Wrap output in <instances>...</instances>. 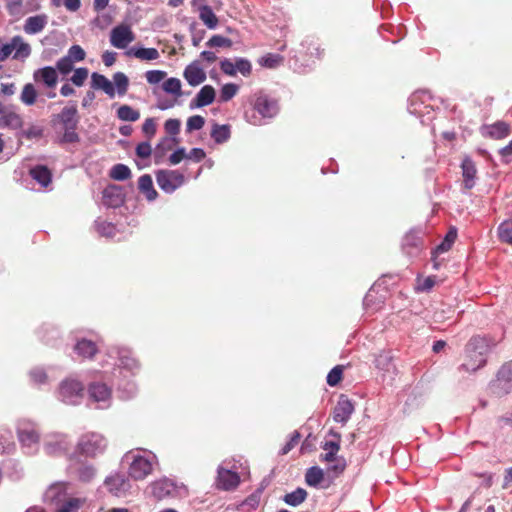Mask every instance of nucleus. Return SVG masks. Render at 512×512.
I'll return each mask as SVG.
<instances>
[{
	"instance_id": "f257e3e1",
	"label": "nucleus",
	"mask_w": 512,
	"mask_h": 512,
	"mask_svg": "<svg viewBox=\"0 0 512 512\" xmlns=\"http://www.w3.org/2000/svg\"><path fill=\"white\" fill-rule=\"evenodd\" d=\"M50 123L56 131L62 132L58 141L60 144L80 141V136L77 133L79 115L75 105L66 106L59 113L53 114Z\"/></svg>"
},
{
	"instance_id": "f03ea898",
	"label": "nucleus",
	"mask_w": 512,
	"mask_h": 512,
	"mask_svg": "<svg viewBox=\"0 0 512 512\" xmlns=\"http://www.w3.org/2000/svg\"><path fill=\"white\" fill-rule=\"evenodd\" d=\"M467 359L459 367L460 371L475 372L486 365V345L481 337H472L466 346Z\"/></svg>"
},
{
	"instance_id": "7ed1b4c3",
	"label": "nucleus",
	"mask_w": 512,
	"mask_h": 512,
	"mask_svg": "<svg viewBox=\"0 0 512 512\" xmlns=\"http://www.w3.org/2000/svg\"><path fill=\"white\" fill-rule=\"evenodd\" d=\"M253 108L261 117H258L255 113L251 116L246 113L245 117L250 124L255 126L262 124V118H272L278 113L277 102L263 94L256 95Z\"/></svg>"
},
{
	"instance_id": "20e7f679",
	"label": "nucleus",
	"mask_w": 512,
	"mask_h": 512,
	"mask_svg": "<svg viewBox=\"0 0 512 512\" xmlns=\"http://www.w3.org/2000/svg\"><path fill=\"white\" fill-rule=\"evenodd\" d=\"M158 186L166 193H172L184 183V175L176 170H160L156 173Z\"/></svg>"
},
{
	"instance_id": "39448f33",
	"label": "nucleus",
	"mask_w": 512,
	"mask_h": 512,
	"mask_svg": "<svg viewBox=\"0 0 512 512\" xmlns=\"http://www.w3.org/2000/svg\"><path fill=\"white\" fill-rule=\"evenodd\" d=\"M5 8L10 16L22 17L26 13H32L41 9L42 0H4Z\"/></svg>"
},
{
	"instance_id": "423d86ee",
	"label": "nucleus",
	"mask_w": 512,
	"mask_h": 512,
	"mask_svg": "<svg viewBox=\"0 0 512 512\" xmlns=\"http://www.w3.org/2000/svg\"><path fill=\"white\" fill-rule=\"evenodd\" d=\"M84 386L76 379H65L59 387L62 400L68 404H75L83 396Z\"/></svg>"
},
{
	"instance_id": "0eeeda50",
	"label": "nucleus",
	"mask_w": 512,
	"mask_h": 512,
	"mask_svg": "<svg viewBox=\"0 0 512 512\" xmlns=\"http://www.w3.org/2000/svg\"><path fill=\"white\" fill-rule=\"evenodd\" d=\"M17 435L20 443L25 447L38 444L40 439L36 425L29 420H20L18 422Z\"/></svg>"
},
{
	"instance_id": "6e6552de",
	"label": "nucleus",
	"mask_w": 512,
	"mask_h": 512,
	"mask_svg": "<svg viewBox=\"0 0 512 512\" xmlns=\"http://www.w3.org/2000/svg\"><path fill=\"white\" fill-rule=\"evenodd\" d=\"M191 6L194 11L198 12L199 19L209 29H215L218 26V17L212 8L206 4V0H192Z\"/></svg>"
},
{
	"instance_id": "1a4fd4ad",
	"label": "nucleus",
	"mask_w": 512,
	"mask_h": 512,
	"mask_svg": "<svg viewBox=\"0 0 512 512\" xmlns=\"http://www.w3.org/2000/svg\"><path fill=\"white\" fill-rule=\"evenodd\" d=\"M153 471L152 462L141 455H136L129 466V475L134 480H143Z\"/></svg>"
},
{
	"instance_id": "9d476101",
	"label": "nucleus",
	"mask_w": 512,
	"mask_h": 512,
	"mask_svg": "<svg viewBox=\"0 0 512 512\" xmlns=\"http://www.w3.org/2000/svg\"><path fill=\"white\" fill-rule=\"evenodd\" d=\"M134 39L135 35L128 25H118L110 33V42L118 49L126 48Z\"/></svg>"
},
{
	"instance_id": "9b49d317",
	"label": "nucleus",
	"mask_w": 512,
	"mask_h": 512,
	"mask_svg": "<svg viewBox=\"0 0 512 512\" xmlns=\"http://www.w3.org/2000/svg\"><path fill=\"white\" fill-rule=\"evenodd\" d=\"M103 441L102 436L98 434H86L81 437L78 443V449L81 454L94 456L96 452L102 448Z\"/></svg>"
},
{
	"instance_id": "f8f14e48",
	"label": "nucleus",
	"mask_w": 512,
	"mask_h": 512,
	"mask_svg": "<svg viewBox=\"0 0 512 512\" xmlns=\"http://www.w3.org/2000/svg\"><path fill=\"white\" fill-rule=\"evenodd\" d=\"M354 411V405L347 396L341 395L333 410V419L335 422L345 424Z\"/></svg>"
},
{
	"instance_id": "ddd939ff",
	"label": "nucleus",
	"mask_w": 512,
	"mask_h": 512,
	"mask_svg": "<svg viewBox=\"0 0 512 512\" xmlns=\"http://www.w3.org/2000/svg\"><path fill=\"white\" fill-rule=\"evenodd\" d=\"M105 484L108 490L117 497L125 496L131 487L129 480L120 474L108 477Z\"/></svg>"
},
{
	"instance_id": "4468645a",
	"label": "nucleus",
	"mask_w": 512,
	"mask_h": 512,
	"mask_svg": "<svg viewBox=\"0 0 512 512\" xmlns=\"http://www.w3.org/2000/svg\"><path fill=\"white\" fill-rule=\"evenodd\" d=\"M151 493L157 500L171 497L176 492L175 484L169 479H161L150 485Z\"/></svg>"
},
{
	"instance_id": "2eb2a0df",
	"label": "nucleus",
	"mask_w": 512,
	"mask_h": 512,
	"mask_svg": "<svg viewBox=\"0 0 512 512\" xmlns=\"http://www.w3.org/2000/svg\"><path fill=\"white\" fill-rule=\"evenodd\" d=\"M33 79L36 83H43L48 88H55L58 83V74L55 68L46 66L34 71Z\"/></svg>"
},
{
	"instance_id": "dca6fc26",
	"label": "nucleus",
	"mask_w": 512,
	"mask_h": 512,
	"mask_svg": "<svg viewBox=\"0 0 512 512\" xmlns=\"http://www.w3.org/2000/svg\"><path fill=\"white\" fill-rule=\"evenodd\" d=\"M49 17L47 14H37L28 17L23 25V30L28 35L41 33L48 24Z\"/></svg>"
},
{
	"instance_id": "f3484780",
	"label": "nucleus",
	"mask_w": 512,
	"mask_h": 512,
	"mask_svg": "<svg viewBox=\"0 0 512 512\" xmlns=\"http://www.w3.org/2000/svg\"><path fill=\"white\" fill-rule=\"evenodd\" d=\"M329 435H331L334 440L326 441L322 445V449L325 450L326 453L320 455V459L325 462H332L337 459L336 454L340 450L341 434L330 430Z\"/></svg>"
},
{
	"instance_id": "a211bd4d",
	"label": "nucleus",
	"mask_w": 512,
	"mask_h": 512,
	"mask_svg": "<svg viewBox=\"0 0 512 512\" xmlns=\"http://www.w3.org/2000/svg\"><path fill=\"white\" fill-rule=\"evenodd\" d=\"M240 483V477L236 472L220 468L218 470L217 486L222 490H233Z\"/></svg>"
},
{
	"instance_id": "6ab92c4d",
	"label": "nucleus",
	"mask_w": 512,
	"mask_h": 512,
	"mask_svg": "<svg viewBox=\"0 0 512 512\" xmlns=\"http://www.w3.org/2000/svg\"><path fill=\"white\" fill-rule=\"evenodd\" d=\"M183 76L191 86H198L206 80V73L198 61L189 64L185 68Z\"/></svg>"
},
{
	"instance_id": "aec40b11",
	"label": "nucleus",
	"mask_w": 512,
	"mask_h": 512,
	"mask_svg": "<svg viewBox=\"0 0 512 512\" xmlns=\"http://www.w3.org/2000/svg\"><path fill=\"white\" fill-rule=\"evenodd\" d=\"M74 351L77 353V355L85 360H92L96 356V354L99 352L98 346L95 342L92 340H88L85 338L77 340Z\"/></svg>"
},
{
	"instance_id": "412c9836",
	"label": "nucleus",
	"mask_w": 512,
	"mask_h": 512,
	"mask_svg": "<svg viewBox=\"0 0 512 512\" xmlns=\"http://www.w3.org/2000/svg\"><path fill=\"white\" fill-rule=\"evenodd\" d=\"M215 89L211 85L203 86L191 102V107H204L215 100Z\"/></svg>"
},
{
	"instance_id": "4be33fe9",
	"label": "nucleus",
	"mask_w": 512,
	"mask_h": 512,
	"mask_svg": "<svg viewBox=\"0 0 512 512\" xmlns=\"http://www.w3.org/2000/svg\"><path fill=\"white\" fill-rule=\"evenodd\" d=\"M299 53L307 58H321L324 49L320 47V44L318 40L314 38H307L301 43V49L299 50Z\"/></svg>"
},
{
	"instance_id": "5701e85b",
	"label": "nucleus",
	"mask_w": 512,
	"mask_h": 512,
	"mask_svg": "<svg viewBox=\"0 0 512 512\" xmlns=\"http://www.w3.org/2000/svg\"><path fill=\"white\" fill-rule=\"evenodd\" d=\"M461 168H462L464 189L470 190L475 185V178H476V173H477L475 164L471 159L465 158L462 161Z\"/></svg>"
},
{
	"instance_id": "b1692460",
	"label": "nucleus",
	"mask_w": 512,
	"mask_h": 512,
	"mask_svg": "<svg viewBox=\"0 0 512 512\" xmlns=\"http://www.w3.org/2000/svg\"><path fill=\"white\" fill-rule=\"evenodd\" d=\"M485 129L487 130V135L490 138L497 140L504 139L511 133L509 124L504 121H497L492 125L486 126Z\"/></svg>"
},
{
	"instance_id": "393cba45",
	"label": "nucleus",
	"mask_w": 512,
	"mask_h": 512,
	"mask_svg": "<svg viewBox=\"0 0 512 512\" xmlns=\"http://www.w3.org/2000/svg\"><path fill=\"white\" fill-rule=\"evenodd\" d=\"M92 87L103 90L110 98L115 96V89L111 81L102 74L94 72L91 76Z\"/></svg>"
},
{
	"instance_id": "a878e982",
	"label": "nucleus",
	"mask_w": 512,
	"mask_h": 512,
	"mask_svg": "<svg viewBox=\"0 0 512 512\" xmlns=\"http://www.w3.org/2000/svg\"><path fill=\"white\" fill-rule=\"evenodd\" d=\"M456 238H457V231H456V229L452 228L447 232L444 240L435 248V250L433 252V257H432V259L434 261L435 269H438V267H439V264L435 261V255L449 251L451 249L453 243L455 242Z\"/></svg>"
},
{
	"instance_id": "bb28decb",
	"label": "nucleus",
	"mask_w": 512,
	"mask_h": 512,
	"mask_svg": "<svg viewBox=\"0 0 512 512\" xmlns=\"http://www.w3.org/2000/svg\"><path fill=\"white\" fill-rule=\"evenodd\" d=\"M89 396L96 402L106 401L111 396V390L104 383H92L89 386Z\"/></svg>"
},
{
	"instance_id": "cd10ccee",
	"label": "nucleus",
	"mask_w": 512,
	"mask_h": 512,
	"mask_svg": "<svg viewBox=\"0 0 512 512\" xmlns=\"http://www.w3.org/2000/svg\"><path fill=\"white\" fill-rule=\"evenodd\" d=\"M30 175L43 187H47L52 181L51 171L44 165H37L32 168Z\"/></svg>"
},
{
	"instance_id": "c85d7f7f",
	"label": "nucleus",
	"mask_w": 512,
	"mask_h": 512,
	"mask_svg": "<svg viewBox=\"0 0 512 512\" xmlns=\"http://www.w3.org/2000/svg\"><path fill=\"white\" fill-rule=\"evenodd\" d=\"M138 188L141 193L145 194L148 201L156 199L158 193L153 187V181L150 175L145 174L140 176L138 180Z\"/></svg>"
},
{
	"instance_id": "c756f323",
	"label": "nucleus",
	"mask_w": 512,
	"mask_h": 512,
	"mask_svg": "<svg viewBox=\"0 0 512 512\" xmlns=\"http://www.w3.org/2000/svg\"><path fill=\"white\" fill-rule=\"evenodd\" d=\"M119 367L128 370L132 374L139 370V362L135 359L130 351L122 350L119 353Z\"/></svg>"
},
{
	"instance_id": "7c9ffc66",
	"label": "nucleus",
	"mask_w": 512,
	"mask_h": 512,
	"mask_svg": "<svg viewBox=\"0 0 512 512\" xmlns=\"http://www.w3.org/2000/svg\"><path fill=\"white\" fill-rule=\"evenodd\" d=\"M127 55L144 61H152L159 58V52L156 48H131L127 51Z\"/></svg>"
},
{
	"instance_id": "2f4dec72",
	"label": "nucleus",
	"mask_w": 512,
	"mask_h": 512,
	"mask_svg": "<svg viewBox=\"0 0 512 512\" xmlns=\"http://www.w3.org/2000/svg\"><path fill=\"white\" fill-rule=\"evenodd\" d=\"M307 496H308V493L305 489L297 488L296 490H294L290 493H287L284 496L283 501L287 505L296 507V506L300 505L301 503H303L306 500Z\"/></svg>"
},
{
	"instance_id": "473e14b6",
	"label": "nucleus",
	"mask_w": 512,
	"mask_h": 512,
	"mask_svg": "<svg viewBox=\"0 0 512 512\" xmlns=\"http://www.w3.org/2000/svg\"><path fill=\"white\" fill-rule=\"evenodd\" d=\"M230 126L214 124L211 130V137L218 144L226 142L230 138Z\"/></svg>"
},
{
	"instance_id": "72a5a7b5",
	"label": "nucleus",
	"mask_w": 512,
	"mask_h": 512,
	"mask_svg": "<svg viewBox=\"0 0 512 512\" xmlns=\"http://www.w3.org/2000/svg\"><path fill=\"white\" fill-rule=\"evenodd\" d=\"M422 244V239L416 232H409L403 238V248L407 253L412 254L414 250H418Z\"/></svg>"
},
{
	"instance_id": "f704fd0d",
	"label": "nucleus",
	"mask_w": 512,
	"mask_h": 512,
	"mask_svg": "<svg viewBox=\"0 0 512 512\" xmlns=\"http://www.w3.org/2000/svg\"><path fill=\"white\" fill-rule=\"evenodd\" d=\"M117 117L122 121L135 122L140 118V112L130 105H121L117 110Z\"/></svg>"
},
{
	"instance_id": "c9c22d12",
	"label": "nucleus",
	"mask_w": 512,
	"mask_h": 512,
	"mask_svg": "<svg viewBox=\"0 0 512 512\" xmlns=\"http://www.w3.org/2000/svg\"><path fill=\"white\" fill-rule=\"evenodd\" d=\"M22 119L21 117L16 114L15 112H7L5 113L3 111V114L0 117V127H8L12 129H17L21 126Z\"/></svg>"
},
{
	"instance_id": "e433bc0d",
	"label": "nucleus",
	"mask_w": 512,
	"mask_h": 512,
	"mask_svg": "<svg viewBox=\"0 0 512 512\" xmlns=\"http://www.w3.org/2000/svg\"><path fill=\"white\" fill-rule=\"evenodd\" d=\"M103 197L109 206H118L122 203L121 189L117 186H110L103 191Z\"/></svg>"
},
{
	"instance_id": "4c0bfd02",
	"label": "nucleus",
	"mask_w": 512,
	"mask_h": 512,
	"mask_svg": "<svg viewBox=\"0 0 512 512\" xmlns=\"http://www.w3.org/2000/svg\"><path fill=\"white\" fill-rule=\"evenodd\" d=\"M324 478L323 470L317 466H313L306 471L305 482L308 486H318Z\"/></svg>"
},
{
	"instance_id": "58836bf2",
	"label": "nucleus",
	"mask_w": 512,
	"mask_h": 512,
	"mask_svg": "<svg viewBox=\"0 0 512 512\" xmlns=\"http://www.w3.org/2000/svg\"><path fill=\"white\" fill-rule=\"evenodd\" d=\"M110 177L117 181H124L131 177V170L124 164H116L110 171Z\"/></svg>"
},
{
	"instance_id": "ea45409f",
	"label": "nucleus",
	"mask_w": 512,
	"mask_h": 512,
	"mask_svg": "<svg viewBox=\"0 0 512 512\" xmlns=\"http://www.w3.org/2000/svg\"><path fill=\"white\" fill-rule=\"evenodd\" d=\"M11 45H14V49H16L14 58H17L18 56L28 57L31 53L30 45L24 42L21 36L13 37Z\"/></svg>"
},
{
	"instance_id": "a19ab883",
	"label": "nucleus",
	"mask_w": 512,
	"mask_h": 512,
	"mask_svg": "<svg viewBox=\"0 0 512 512\" xmlns=\"http://www.w3.org/2000/svg\"><path fill=\"white\" fill-rule=\"evenodd\" d=\"M498 236L502 242L512 245V220H506L499 225Z\"/></svg>"
},
{
	"instance_id": "79ce46f5",
	"label": "nucleus",
	"mask_w": 512,
	"mask_h": 512,
	"mask_svg": "<svg viewBox=\"0 0 512 512\" xmlns=\"http://www.w3.org/2000/svg\"><path fill=\"white\" fill-rule=\"evenodd\" d=\"M181 87V81L174 77L168 78L162 85V88L166 93L173 94L176 97H180L182 95Z\"/></svg>"
},
{
	"instance_id": "37998d69",
	"label": "nucleus",
	"mask_w": 512,
	"mask_h": 512,
	"mask_svg": "<svg viewBox=\"0 0 512 512\" xmlns=\"http://www.w3.org/2000/svg\"><path fill=\"white\" fill-rule=\"evenodd\" d=\"M283 62V56L274 53H268L259 59V64L267 68H276Z\"/></svg>"
},
{
	"instance_id": "c03bdc74",
	"label": "nucleus",
	"mask_w": 512,
	"mask_h": 512,
	"mask_svg": "<svg viewBox=\"0 0 512 512\" xmlns=\"http://www.w3.org/2000/svg\"><path fill=\"white\" fill-rule=\"evenodd\" d=\"M37 91L33 84H26L21 93V101L26 105H33L36 102Z\"/></svg>"
},
{
	"instance_id": "a18cd8bd",
	"label": "nucleus",
	"mask_w": 512,
	"mask_h": 512,
	"mask_svg": "<svg viewBox=\"0 0 512 512\" xmlns=\"http://www.w3.org/2000/svg\"><path fill=\"white\" fill-rule=\"evenodd\" d=\"M239 91V86L234 83L224 84L220 90V101L228 102L231 100Z\"/></svg>"
},
{
	"instance_id": "49530a36",
	"label": "nucleus",
	"mask_w": 512,
	"mask_h": 512,
	"mask_svg": "<svg viewBox=\"0 0 512 512\" xmlns=\"http://www.w3.org/2000/svg\"><path fill=\"white\" fill-rule=\"evenodd\" d=\"M113 81L117 87L118 94L125 95L129 86L128 77L122 72H117L113 75Z\"/></svg>"
},
{
	"instance_id": "de8ad7c7",
	"label": "nucleus",
	"mask_w": 512,
	"mask_h": 512,
	"mask_svg": "<svg viewBox=\"0 0 512 512\" xmlns=\"http://www.w3.org/2000/svg\"><path fill=\"white\" fill-rule=\"evenodd\" d=\"M206 46L213 47H226L230 48L232 46V41L229 38H226L221 35H213L207 42Z\"/></svg>"
},
{
	"instance_id": "09e8293b",
	"label": "nucleus",
	"mask_w": 512,
	"mask_h": 512,
	"mask_svg": "<svg viewBox=\"0 0 512 512\" xmlns=\"http://www.w3.org/2000/svg\"><path fill=\"white\" fill-rule=\"evenodd\" d=\"M82 505L83 501L81 499L71 498L62 504L58 512H78Z\"/></svg>"
},
{
	"instance_id": "8fccbe9b",
	"label": "nucleus",
	"mask_w": 512,
	"mask_h": 512,
	"mask_svg": "<svg viewBox=\"0 0 512 512\" xmlns=\"http://www.w3.org/2000/svg\"><path fill=\"white\" fill-rule=\"evenodd\" d=\"M343 375V366L337 365L335 366L327 375V383L330 386H336L342 380Z\"/></svg>"
},
{
	"instance_id": "3c124183",
	"label": "nucleus",
	"mask_w": 512,
	"mask_h": 512,
	"mask_svg": "<svg viewBox=\"0 0 512 512\" xmlns=\"http://www.w3.org/2000/svg\"><path fill=\"white\" fill-rule=\"evenodd\" d=\"M0 445L4 451L10 450L14 447L13 436L11 431L1 428L0 429Z\"/></svg>"
},
{
	"instance_id": "603ef678",
	"label": "nucleus",
	"mask_w": 512,
	"mask_h": 512,
	"mask_svg": "<svg viewBox=\"0 0 512 512\" xmlns=\"http://www.w3.org/2000/svg\"><path fill=\"white\" fill-rule=\"evenodd\" d=\"M87 78H88V69L84 68V67H81V68H77L74 71V74L71 77V82L74 85H76L78 87H81V86L84 85V83L87 80Z\"/></svg>"
},
{
	"instance_id": "864d4df0",
	"label": "nucleus",
	"mask_w": 512,
	"mask_h": 512,
	"mask_svg": "<svg viewBox=\"0 0 512 512\" xmlns=\"http://www.w3.org/2000/svg\"><path fill=\"white\" fill-rule=\"evenodd\" d=\"M56 68L59 70L60 73L64 75L68 74L74 68V61L66 55L57 61Z\"/></svg>"
},
{
	"instance_id": "5fc2aeb1",
	"label": "nucleus",
	"mask_w": 512,
	"mask_h": 512,
	"mask_svg": "<svg viewBox=\"0 0 512 512\" xmlns=\"http://www.w3.org/2000/svg\"><path fill=\"white\" fill-rule=\"evenodd\" d=\"M67 56L72 59L74 62L83 61L86 57V53L84 49L79 45H72L69 50Z\"/></svg>"
},
{
	"instance_id": "6e6d98bb",
	"label": "nucleus",
	"mask_w": 512,
	"mask_h": 512,
	"mask_svg": "<svg viewBox=\"0 0 512 512\" xmlns=\"http://www.w3.org/2000/svg\"><path fill=\"white\" fill-rule=\"evenodd\" d=\"M166 75V72L161 70H149L145 73L146 80L149 84L160 83Z\"/></svg>"
},
{
	"instance_id": "4d7b16f0",
	"label": "nucleus",
	"mask_w": 512,
	"mask_h": 512,
	"mask_svg": "<svg viewBox=\"0 0 512 512\" xmlns=\"http://www.w3.org/2000/svg\"><path fill=\"white\" fill-rule=\"evenodd\" d=\"M205 124L204 117L200 115H194L188 118L187 120V131L200 130L203 128Z\"/></svg>"
},
{
	"instance_id": "13d9d810",
	"label": "nucleus",
	"mask_w": 512,
	"mask_h": 512,
	"mask_svg": "<svg viewBox=\"0 0 512 512\" xmlns=\"http://www.w3.org/2000/svg\"><path fill=\"white\" fill-rule=\"evenodd\" d=\"M239 71L243 76L251 75L252 65L249 60L245 58L236 59V72Z\"/></svg>"
},
{
	"instance_id": "bf43d9fd",
	"label": "nucleus",
	"mask_w": 512,
	"mask_h": 512,
	"mask_svg": "<svg viewBox=\"0 0 512 512\" xmlns=\"http://www.w3.org/2000/svg\"><path fill=\"white\" fill-rule=\"evenodd\" d=\"M136 155L141 159H147L152 154V148L149 142H141L136 147Z\"/></svg>"
},
{
	"instance_id": "052dcab7",
	"label": "nucleus",
	"mask_w": 512,
	"mask_h": 512,
	"mask_svg": "<svg viewBox=\"0 0 512 512\" xmlns=\"http://www.w3.org/2000/svg\"><path fill=\"white\" fill-rule=\"evenodd\" d=\"M31 380L35 384H43L47 380V374L42 368H34L30 371Z\"/></svg>"
},
{
	"instance_id": "680f3d73",
	"label": "nucleus",
	"mask_w": 512,
	"mask_h": 512,
	"mask_svg": "<svg viewBox=\"0 0 512 512\" xmlns=\"http://www.w3.org/2000/svg\"><path fill=\"white\" fill-rule=\"evenodd\" d=\"M221 71L228 76L236 75V62L233 63L229 59H224L220 62Z\"/></svg>"
},
{
	"instance_id": "e2e57ef3",
	"label": "nucleus",
	"mask_w": 512,
	"mask_h": 512,
	"mask_svg": "<svg viewBox=\"0 0 512 512\" xmlns=\"http://www.w3.org/2000/svg\"><path fill=\"white\" fill-rule=\"evenodd\" d=\"M180 125L181 123L178 119H168L164 124V128L168 134L177 135L180 132Z\"/></svg>"
},
{
	"instance_id": "0e129e2a",
	"label": "nucleus",
	"mask_w": 512,
	"mask_h": 512,
	"mask_svg": "<svg viewBox=\"0 0 512 512\" xmlns=\"http://www.w3.org/2000/svg\"><path fill=\"white\" fill-rule=\"evenodd\" d=\"M43 135V129L38 126H30L28 129L22 132V136L26 139H38Z\"/></svg>"
},
{
	"instance_id": "69168bd1",
	"label": "nucleus",
	"mask_w": 512,
	"mask_h": 512,
	"mask_svg": "<svg viewBox=\"0 0 512 512\" xmlns=\"http://www.w3.org/2000/svg\"><path fill=\"white\" fill-rule=\"evenodd\" d=\"M143 132L151 139L156 134V123L153 118H147L142 126Z\"/></svg>"
},
{
	"instance_id": "338daca9",
	"label": "nucleus",
	"mask_w": 512,
	"mask_h": 512,
	"mask_svg": "<svg viewBox=\"0 0 512 512\" xmlns=\"http://www.w3.org/2000/svg\"><path fill=\"white\" fill-rule=\"evenodd\" d=\"M333 462L335 463L328 468V472H333L334 476H339L344 472L346 462L343 458H337Z\"/></svg>"
},
{
	"instance_id": "774afa93",
	"label": "nucleus",
	"mask_w": 512,
	"mask_h": 512,
	"mask_svg": "<svg viewBox=\"0 0 512 512\" xmlns=\"http://www.w3.org/2000/svg\"><path fill=\"white\" fill-rule=\"evenodd\" d=\"M496 426H497L498 429H502L505 426L512 427V412L497 418Z\"/></svg>"
}]
</instances>
